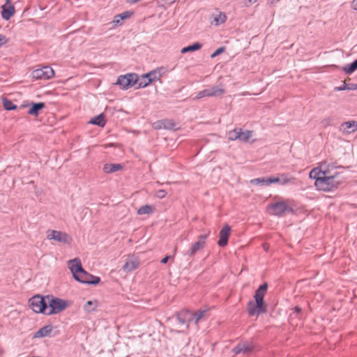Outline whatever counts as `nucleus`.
Returning a JSON list of instances; mask_svg holds the SVG:
<instances>
[{
    "label": "nucleus",
    "mask_w": 357,
    "mask_h": 357,
    "mask_svg": "<svg viewBox=\"0 0 357 357\" xmlns=\"http://www.w3.org/2000/svg\"><path fill=\"white\" fill-rule=\"evenodd\" d=\"M280 0H268V1L271 3H276V2H278Z\"/></svg>",
    "instance_id": "nucleus-49"
},
{
    "label": "nucleus",
    "mask_w": 357,
    "mask_h": 357,
    "mask_svg": "<svg viewBox=\"0 0 357 357\" xmlns=\"http://www.w3.org/2000/svg\"><path fill=\"white\" fill-rule=\"evenodd\" d=\"M54 75V70L48 66H43L41 68L36 69L31 73L32 78L34 79L47 80L52 78Z\"/></svg>",
    "instance_id": "nucleus-9"
},
{
    "label": "nucleus",
    "mask_w": 357,
    "mask_h": 357,
    "mask_svg": "<svg viewBox=\"0 0 357 357\" xmlns=\"http://www.w3.org/2000/svg\"><path fill=\"white\" fill-rule=\"evenodd\" d=\"M8 40L6 38V36L0 34V47H1L3 45L6 44L7 43Z\"/></svg>",
    "instance_id": "nucleus-45"
},
{
    "label": "nucleus",
    "mask_w": 357,
    "mask_h": 357,
    "mask_svg": "<svg viewBox=\"0 0 357 357\" xmlns=\"http://www.w3.org/2000/svg\"><path fill=\"white\" fill-rule=\"evenodd\" d=\"M231 228L228 225H225L219 233V240L218 245L220 247H225L228 243V238L230 234Z\"/></svg>",
    "instance_id": "nucleus-12"
},
{
    "label": "nucleus",
    "mask_w": 357,
    "mask_h": 357,
    "mask_svg": "<svg viewBox=\"0 0 357 357\" xmlns=\"http://www.w3.org/2000/svg\"><path fill=\"white\" fill-rule=\"evenodd\" d=\"M250 183L253 185H269V177H261L252 179Z\"/></svg>",
    "instance_id": "nucleus-30"
},
{
    "label": "nucleus",
    "mask_w": 357,
    "mask_h": 357,
    "mask_svg": "<svg viewBox=\"0 0 357 357\" xmlns=\"http://www.w3.org/2000/svg\"><path fill=\"white\" fill-rule=\"evenodd\" d=\"M123 166L117 163H107L103 167V172L106 174H112L121 170Z\"/></svg>",
    "instance_id": "nucleus-19"
},
{
    "label": "nucleus",
    "mask_w": 357,
    "mask_h": 357,
    "mask_svg": "<svg viewBox=\"0 0 357 357\" xmlns=\"http://www.w3.org/2000/svg\"><path fill=\"white\" fill-rule=\"evenodd\" d=\"M227 20V15L225 13L220 12L218 15L214 17L213 21L215 25H220L225 23Z\"/></svg>",
    "instance_id": "nucleus-33"
},
{
    "label": "nucleus",
    "mask_w": 357,
    "mask_h": 357,
    "mask_svg": "<svg viewBox=\"0 0 357 357\" xmlns=\"http://www.w3.org/2000/svg\"><path fill=\"white\" fill-rule=\"evenodd\" d=\"M202 47V45L199 43H195L191 45H189V46H187V47H183L181 52L182 54H185V53H187V52H194V51H197V50H199V49H201Z\"/></svg>",
    "instance_id": "nucleus-28"
},
{
    "label": "nucleus",
    "mask_w": 357,
    "mask_h": 357,
    "mask_svg": "<svg viewBox=\"0 0 357 357\" xmlns=\"http://www.w3.org/2000/svg\"><path fill=\"white\" fill-rule=\"evenodd\" d=\"M176 319L181 324L188 325L191 323L190 311L182 310L177 313Z\"/></svg>",
    "instance_id": "nucleus-18"
},
{
    "label": "nucleus",
    "mask_w": 357,
    "mask_h": 357,
    "mask_svg": "<svg viewBox=\"0 0 357 357\" xmlns=\"http://www.w3.org/2000/svg\"><path fill=\"white\" fill-rule=\"evenodd\" d=\"M228 139L230 141L238 140L239 133L238 132V128L230 130L227 134Z\"/></svg>",
    "instance_id": "nucleus-37"
},
{
    "label": "nucleus",
    "mask_w": 357,
    "mask_h": 357,
    "mask_svg": "<svg viewBox=\"0 0 357 357\" xmlns=\"http://www.w3.org/2000/svg\"><path fill=\"white\" fill-rule=\"evenodd\" d=\"M155 196L159 199L165 198L167 196V192L165 190H159L156 191Z\"/></svg>",
    "instance_id": "nucleus-42"
},
{
    "label": "nucleus",
    "mask_w": 357,
    "mask_h": 357,
    "mask_svg": "<svg viewBox=\"0 0 357 357\" xmlns=\"http://www.w3.org/2000/svg\"><path fill=\"white\" fill-rule=\"evenodd\" d=\"M206 312V310H199L197 312H190L191 321L194 322L195 324L198 325L199 322L203 318Z\"/></svg>",
    "instance_id": "nucleus-23"
},
{
    "label": "nucleus",
    "mask_w": 357,
    "mask_h": 357,
    "mask_svg": "<svg viewBox=\"0 0 357 357\" xmlns=\"http://www.w3.org/2000/svg\"><path fill=\"white\" fill-rule=\"evenodd\" d=\"M52 331V327L50 325L45 326L40 328L38 331H36L34 335V338H40L45 337L49 336Z\"/></svg>",
    "instance_id": "nucleus-21"
},
{
    "label": "nucleus",
    "mask_w": 357,
    "mask_h": 357,
    "mask_svg": "<svg viewBox=\"0 0 357 357\" xmlns=\"http://www.w3.org/2000/svg\"><path fill=\"white\" fill-rule=\"evenodd\" d=\"M171 257L170 256H166L165 257H164L162 260H161V263L162 264H166L168 261V259L170 258Z\"/></svg>",
    "instance_id": "nucleus-48"
},
{
    "label": "nucleus",
    "mask_w": 357,
    "mask_h": 357,
    "mask_svg": "<svg viewBox=\"0 0 357 357\" xmlns=\"http://www.w3.org/2000/svg\"><path fill=\"white\" fill-rule=\"evenodd\" d=\"M333 121V119L332 117H327V118H325L324 119H323L321 121V123L324 127H327V126H332Z\"/></svg>",
    "instance_id": "nucleus-39"
},
{
    "label": "nucleus",
    "mask_w": 357,
    "mask_h": 357,
    "mask_svg": "<svg viewBox=\"0 0 357 357\" xmlns=\"http://www.w3.org/2000/svg\"><path fill=\"white\" fill-rule=\"evenodd\" d=\"M341 129L344 132L349 134L357 130V121H349L341 124Z\"/></svg>",
    "instance_id": "nucleus-17"
},
{
    "label": "nucleus",
    "mask_w": 357,
    "mask_h": 357,
    "mask_svg": "<svg viewBox=\"0 0 357 357\" xmlns=\"http://www.w3.org/2000/svg\"><path fill=\"white\" fill-rule=\"evenodd\" d=\"M269 183H270V185L272 183H281L280 178L273 177V176L269 177Z\"/></svg>",
    "instance_id": "nucleus-44"
},
{
    "label": "nucleus",
    "mask_w": 357,
    "mask_h": 357,
    "mask_svg": "<svg viewBox=\"0 0 357 357\" xmlns=\"http://www.w3.org/2000/svg\"><path fill=\"white\" fill-rule=\"evenodd\" d=\"M1 9V17L6 20H8L15 13V8L10 0H6V3L2 6Z\"/></svg>",
    "instance_id": "nucleus-13"
},
{
    "label": "nucleus",
    "mask_w": 357,
    "mask_h": 357,
    "mask_svg": "<svg viewBox=\"0 0 357 357\" xmlns=\"http://www.w3.org/2000/svg\"><path fill=\"white\" fill-rule=\"evenodd\" d=\"M93 305V302L91 301H88L85 305L84 306V309L85 311L91 312L94 310V309H90V306Z\"/></svg>",
    "instance_id": "nucleus-43"
},
{
    "label": "nucleus",
    "mask_w": 357,
    "mask_h": 357,
    "mask_svg": "<svg viewBox=\"0 0 357 357\" xmlns=\"http://www.w3.org/2000/svg\"><path fill=\"white\" fill-rule=\"evenodd\" d=\"M45 107V104L44 102H33L31 103V107L28 111V114L29 115L38 116L40 110L43 109Z\"/></svg>",
    "instance_id": "nucleus-20"
},
{
    "label": "nucleus",
    "mask_w": 357,
    "mask_h": 357,
    "mask_svg": "<svg viewBox=\"0 0 357 357\" xmlns=\"http://www.w3.org/2000/svg\"><path fill=\"white\" fill-rule=\"evenodd\" d=\"M3 105L4 109L8 111L13 110L17 108V105H15L11 100L6 98L3 100Z\"/></svg>",
    "instance_id": "nucleus-35"
},
{
    "label": "nucleus",
    "mask_w": 357,
    "mask_h": 357,
    "mask_svg": "<svg viewBox=\"0 0 357 357\" xmlns=\"http://www.w3.org/2000/svg\"><path fill=\"white\" fill-rule=\"evenodd\" d=\"M328 173L329 172H328ZM342 183L341 176L340 173L336 172L333 175L326 174L323 177L317 178L314 185L319 190L329 192L337 189Z\"/></svg>",
    "instance_id": "nucleus-2"
},
{
    "label": "nucleus",
    "mask_w": 357,
    "mask_h": 357,
    "mask_svg": "<svg viewBox=\"0 0 357 357\" xmlns=\"http://www.w3.org/2000/svg\"><path fill=\"white\" fill-rule=\"evenodd\" d=\"M150 84H151V81H150V79H148V77H146V74L143 75L141 77V78H139V79L137 77V89L146 87L148 85H149Z\"/></svg>",
    "instance_id": "nucleus-31"
},
{
    "label": "nucleus",
    "mask_w": 357,
    "mask_h": 357,
    "mask_svg": "<svg viewBox=\"0 0 357 357\" xmlns=\"http://www.w3.org/2000/svg\"><path fill=\"white\" fill-rule=\"evenodd\" d=\"M80 280L79 281L83 284H97L100 282V279L98 276L93 275L85 271V275H83L82 277H80Z\"/></svg>",
    "instance_id": "nucleus-16"
},
{
    "label": "nucleus",
    "mask_w": 357,
    "mask_h": 357,
    "mask_svg": "<svg viewBox=\"0 0 357 357\" xmlns=\"http://www.w3.org/2000/svg\"><path fill=\"white\" fill-rule=\"evenodd\" d=\"M68 266L75 280L79 282L80 277L85 275V270L82 268L81 260L79 258L68 261Z\"/></svg>",
    "instance_id": "nucleus-6"
},
{
    "label": "nucleus",
    "mask_w": 357,
    "mask_h": 357,
    "mask_svg": "<svg viewBox=\"0 0 357 357\" xmlns=\"http://www.w3.org/2000/svg\"><path fill=\"white\" fill-rule=\"evenodd\" d=\"M139 265V259L136 257H131L126 261L125 264L123 266V270L125 272H131L136 269Z\"/></svg>",
    "instance_id": "nucleus-15"
},
{
    "label": "nucleus",
    "mask_w": 357,
    "mask_h": 357,
    "mask_svg": "<svg viewBox=\"0 0 357 357\" xmlns=\"http://www.w3.org/2000/svg\"><path fill=\"white\" fill-rule=\"evenodd\" d=\"M268 284L264 283L255 292V301H250L247 305V312L249 316L259 315L266 312V305L264 303V297L266 293Z\"/></svg>",
    "instance_id": "nucleus-1"
},
{
    "label": "nucleus",
    "mask_w": 357,
    "mask_h": 357,
    "mask_svg": "<svg viewBox=\"0 0 357 357\" xmlns=\"http://www.w3.org/2000/svg\"><path fill=\"white\" fill-rule=\"evenodd\" d=\"M238 132L239 133L238 140L242 142H248L249 139L252 137V132L250 130H246L243 132L241 128H238Z\"/></svg>",
    "instance_id": "nucleus-27"
},
{
    "label": "nucleus",
    "mask_w": 357,
    "mask_h": 357,
    "mask_svg": "<svg viewBox=\"0 0 357 357\" xmlns=\"http://www.w3.org/2000/svg\"><path fill=\"white\" fill-rule=\"evenodd\" d=\"M208 234L209 233L204 235H199L197 238V241L191 245L189 250L185 253V255L192 257L198 250L204 248L206 245V239Z\"/></svg>",
    "instance_id": "nucleus-10"
},
{
    "label": "nucleus",
    "mask_w": 357,
    "mask_h": 357,
    "mask_svg": "<svg viewBox=\"0 0 357 357\" xmlns=\"http://www.w3.org/2000/svg\"><path fill=\"white\" fill-rule=\"evenodd\" d=\"M208 93V91L207 89L202 90L197 94L195 99H200L204 97H209V95Z\"/></svg>",
    "instance_id": "nucleus-40"
},
{
    "label": "nucleus",
    "mask_w": 357,
    "mask_h": 357,
    "mask_svg": "<svg viewBox=\"0 0 357 357\" xmlns=\"http://www.w3.org/2000/svg\"><path fill=\"white\" fill-rule=\"evenodd\" d=\"M280 181L282 185H286L287 183H294L295 181V178L289 177L287 174H280Z\"/></svg>",
    "instance_id": "nucleus-34"
},
{
    "label": "nucleus",
    "mask_w": 357,
    "mask_h": 357,
    "mask_svg": "<svg viewBox=\"0 0 357 357\" xmlns=\"http://www.w3.org/2000/svg\"><path fill=\"white\" fill-rule=\"evenodd\" d=\"M90 123L96 125L100 127H104L105 125V116L103 114H100L91 119L89 121Z\"/></svg>",
    "instance_id": "nucleus-26"
},
{
    "label": "nucleus",
    "mask_w": 357,
    "mask_h": 357,
    "mask_svg": "<svg viewBox=\"0 0 357 357\" xmlns=\"http://www.w3.org/2000/svg\"><path fill=\"white\" fill-rule=\"evenodd\" d=\"M326 174H328L327 170H322L318 167L314 168L310 172V177L312 178H314L315 181H317V178L323 177V176H325Z\"/></svg>",
    "instance_id": "nucleus-24"
},
{
    "label": "nucleus",
    "mask_w": 357,
    "mask_h": 357,
    "mask_svg": "<svg viewBox=\"0 0 357 357\" xmlns=\"http://www.w3.org/2000/svg\"><path fill=\"white\" fill-rule=\"evenodd\" d=\"M351 6L354 10H357V0H353Z\"/></svg>",
    "instance_id": "nucleus-46"
},
{
    "label": "nucleus",
    "mask_w": 357,
    "mask_h": 357,
    "mask_svg": "<svg viewBox=\"0 0 357 357\" xmlns=\"http://www.w3.org/2000/svg\"><path fill=\"white\" fill-rule=\"evenodd\" d=\"M153 212V207L148 204L140 206L137 210L138 215L151 214Z\"/></svg>",
    "instance_id": "nucleus-32"
},
{
    "label": "nucleus",
    "mask_w": 357,
    "mask_h": 357,
    "mask_svg": "<svg viewBox=\"0 0 357 357\" xmlns=\"http://www.w3.org/2000/svg\"><path fill=\"white\" fill-rule=\"evenodd\" d=\"M248 1L250 3H255L257 1V0H248Z\"/></svg>",
    "instance_id": "nucleus-50"
},
{
    "label": "nucleus",
    "mask_w": 357,
    "mask_h": 357,
    "mask_svg": "<svg viewBox=\"0 0 357 357\" xmlns=\"http://www.w3.org/2000/svg\"><path fill=\"white\" fill-rule=\"evenodd\" d=\"M344 90L355 91L357 90V84L351 83L347 84L345 81L343 82L342 84L340 86H335L334 88L335 91H342Z\"/></svg>",
    "instance_id": "nucleus-22"
},
{
    "label": "nucleus",
    "mask_w": 357,
    "mask_h": 357,
    "mask_svg": "<svg viewBox=\"0 0 357 357\" xmlns=\"http://www.w3.org/2000/svg\"><path fill=\"white\" fill-rule=\"evenodd\" d=\"M254 345L251 342H243L238 344L232 349V352L235 354H248L254 350Z\"/></svg>",
    "instance_id": "nucleus-11"
},
{
    "label": "nucleus",
    "mask_w": 357,
    "mask_h": 357,
    "mask_svg": "<svg viewBox=\"0 0 357 357\" xmlns=\"http://www.w3.org/2000/svg\"><path fill=\"white\" fill-rule=\"evenodd\" d=\"M176 126L174 122L171 119H162L157 121L153 123V128L157 130L160 129H174Z\"/></svg>",
    "instance_id": "nucleus-14"
},
{
    "label": "nucleus",
    "mask_w": 357,
    "mask_h": 357,
    "mask_svg": "<svg viewBox=\"0 0 357 357\" xmlns=\"http://www.w3.org/2000/svg\"><path fill=\"white\" fill-rule=\"evenodd\" d=\"M50 310L47 311V315L55 314L64 310L68 307V302L61 298L54 297L52 295L46 296Z\"/></svg>",
    "instance_id": "nucleus-4"
},
{
    "label": "nucleus",
    "mask_w": 357,
    "mask_h": 357,
    "mask_svg": "<svg viewBox=\"0 0 357 357\" xmlns=\"http://www.w3.org/2000/svg\"><path fill=\"white\" fill-rule=\"evenodd\" d=\"M225 51V47H220L218 49H217L211 55V58H215V56H218L219 54L223 53Z\"/></svg>",
    "instance_id": "nucleus-41"
},
{
    "label": "nucleus",
    "mask_w": 357,
    "mask_h": 357,
    "mask_svg": "<svg viewBox=\"0 0 357 357\" xmlns=\"http://www.w3.org/2000/svg\"><path fill=\"white\" fill-rule=\"evenodd\" d=\"M263 247H264V249L265 250H267V249H268V248H267L266 244H264V245H263Z\"/></svg>",
    "instance_id": "nucleus-51"
},
{
    "label": "nucleus",
    "mask_w": 357,
    "mask_h": 357,
    "mask_svg": "<svg viewBox=\"0 0 357 357\" xmlns=\"http://www.w3.org/2000/svg\"><path fill=\"white\" fill-rule=\"evenodd\" d=\"M266 211L271 215L282 217L285 215L287 212L293 213L294 210L285 202L279 201L269 204L266 206Z\"/></svg>",
    "instance_id": "nucleus-3"
},
{
    "label": "nucleus",
    "mask_w": 357,
    "mask_h": 357,
    "mask_svg": "<svg viewBox=\"0 0 357 357\" xmlns=\"http://www.w3.org/2000/svg\"><path fill=\"white\" fill-rule=\"evenodd\" d=\"M47 238L50 240H54L56 242L67 245H70L73 241V238L70 235L66 232L57 230H49L47 231Z\"/></svg>",
    "instance_id": "nucleus-7"
},
{
    "label": "nucleus",
    "mask_w": 357,
    "mask_h": 357,
    "mask_svg": "<svg viewBox=\"0 0 357 357\" xmlns=\"http://www.w3.org/2000/svg\"><path fill=\"white\" fill-rule=\"evenodd\" d=\"M160 76V73L156 70H152L146 74V77H148L149 79H150L151 83L159 79Z\"/></svg>",
    "instance_id": "nucleus-36"
},
{
    "label": "nucleus",
    "mask_w": 357,
    "mask_h": 357,
    "mask_svg": "<svg viewBox=\"0 0 357 357\" xmlns=\"http://www.w3.org/2000/svg\"><path fill=\"white\" fill-rule=\"evenodd\" d=\"M130 16V13L129 12L123 13H121L119 15H116L115 17V18H119V19H116V20H114V22H115L116 24H119L121 20H124Z\"/></svg>",
    "instance_id": "nucleus-38"
},
{
    "label": "nucleus",
    "mask_w": 357,
    "mask_h": 357,
    "mask_svg": "<svg viewBox=\"0 0 357 357\" xmlns=\"http://www.w3.org/2000/svg\"><path fill=\"white\" fill-rule=\"evenodd\" d=\"M29 305L33 312L46 314L48 305L46 296L36 295L29 299Z\"/></svg>",
    "instance_id": "nucleus-5"
},
{
    "label": "nucleus",
    "mask_w": 357,
    "mask_h": 357,
    "mask_svg": "<svg viewBox=\"0 0 357 357\" xmlns=\"http://www.w3.org/2000/svg\"><path fill=\"white\" fill-rule=\"evenodd\" d=\"M294 312L299 314L301 312L302 310L300 307L296 306L294 308Z\"/></svg>",
    "instance_id": "nucleus-47"
},
{
    "label": "nucleus",
    "mask_w": 357,
    "mask_h": 357,
    "mask_svg": "<svg viewBox=\"0 0 357 357\" xmlns=\"http://www.w3.org/2000/svg\"><path fill=\"white\" fill-rule=\"evenodd\" d=\"M137 82V75L135 73H128L124 75H120L116 84L119 85L122 89H127Z\"/></svg>",
    "instance_id": "nucleus-8"
},
{
    "label": "nucleus",
    "mask_w": 357,
    "mask_h": 357,
    "mask_svg": "<svg viewBox=\"0 0 357 357\" xmlns=\"http://www.w3.org/2000/svg\"><path fill=\"white\" fill-rule=\"evenodd\" d=\"M357 69V59L350 64H347L342 68V70L348 75H351Z\"/></svg>",
    "instance_id": "nucleus-29"
},
{
    "label": "nucleus",
    "mask_w": 357,
    "mask_h": 357,
    "mask_svg": "<svg viewBox=\"0 0 357 357\" xmlns=\"http://www.w3.org/2000/svg\"><path fill=\"white\" fill-rule=\"evenodd\" d=\"M208 91L209 97H217L221 96L225 93V90L221 88H218L217 86H213L212 87L207 89Z\"/></svg>",
    "instance_id": "nucleus-25"
}]
</instances>
